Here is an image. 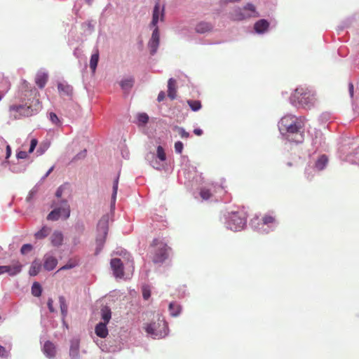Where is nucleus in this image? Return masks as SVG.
<instances>
[{
	"label": "nucleus",
	"mask_w": 359,
	"mask_h": 359,
	"mask_svg": "<svg viewBox=\"0 0 359 359\" xmlns=\"http://www.w3.org/2000/svg\"><path fill=\"white\" fill-rule=\"evenodd\" d=\"M280 135L287 140L300 143L304 140V123L302 117L291 114L284 115L278 123Z\"/></svg>",
	"instance_id": "nucleus-1"
},
{
	"label": "nucleus",
	"mask_w": 359,
	"mask_h": 359,
	"mask_svg": "<svg viewBox=\"0 0 359 359\" xmlns=\"http://www.w3.org/2000/svg\"><path fill=\"white\" fill-rule=\"evenodd\" d=\"M290 102L298 108L311 109L317 102L316 93L309 88L299 86L291 94Z\"/></svg>",
	"instance_id": "nucleus-2"
},
{
	"label": "nucleus",
	"mask_w": 359,
	"mask_h": 359,
	"mask_svg": "<svg viewBox=\"0 0 359 359\" xmlns=\"http://www.w3.org/2000/svg\"><path fill=\"white\" fill-rule=\"evenodd\" d=\"M110 266L116 278H130L134 271L133 262L130 257L113 258Z\"/></svg>",
	"instance_id": "nucleus-3"
},
{
	"label": "nucleus",
	"mask_w": 359,
	"mask_h": 359,
	"mask_svg": "<svg viewBox=\"0 0 359 359\" xmlns=\"http://www.w3.org/2000/svg\"><path fill=\"white\" fill-rule=\"evenodd\" d=\"M248 215L243 209L228 212L225 215L224 224L228 229L233 231L243 230L247 225Z\"/></svg>",
	"instance_id": "nucleus-4"
},
{
	"label": "nucleus",
	"mask_w": 359,
	"mask_h": 359,
	"mask_svg": "<svg viewBox=\"0 0 359 359\" xmlns=\"http://www.w3.org/2000/svg\"><path fill=\"white\" fill-rule=\"evenodd\" d=\"M144 330L147 335L154 339H160L167 337L169 328L163 316L158 315L156 320L145 324Z\"/></svg>",
	"instance_id": "nucleus-5"
},
{
	"label": "nucleus",
	"mask_w": 359,
	"mask_h": 359,
	"mask_svg": "<svg viewBox=\"0 0 359 359\" xmlns=\"http://www.w3.org/2000/svg\"><path fill=\"white\" fill-rule=\"evenodd\" d=\"M259 13L252 4H248L243 8H236L229 13V18L234 21H241L251 18L259 17Z\"/></svg>",
	"instance_id": "nucleus-6"
},
{
	"label": "nucleus",
	"mask_w": 359,
	"mask_h": 359,
	"mask_svg": "<svg viewBox=\"0 0 359 359\" xmlns=\"http://www.w3.org/2000/svg\"><path fill=\"white\" fill-rule=\"evenodd\" d=\"M253 228L260 233H268L273 231L277 225L276 219L271 215H264L262 219L258 217L252 221Z\"/></svg>",
	"instance_id": "nucleus-7"
},
{
	"label": "nucleus",
	"mask_w": 359,
	"mask_h": 359,
	"mask_svg": "<svg viewBox=\"0 0 359 359\" xmlns=\"http://www.w3.org/2000/svg\"><path fill=\"white\" fill-rule=\"evenodd\" d=\"M53 210L48 215L47 219L49 221H57L60 218L67 219L70 216V206L67 200L60 201L59 205H53Z\"/></svg>",
	"instance_id": "nucleus-8"
},
{
	"label": "nucleus",
	"mask_w": 359,
	"mask_h": 359,
	"mask_svg": "<svg viewBox=\"0 0 359 359\" xmlns=\"http://www.w3.org/2000/svg\"><path fill=\"white\" fill-rule=\"evenodd\" d=\"M109 216L106 215H104L98 222L97 231L98 235L96 238V254H98L102 249L105 243L106 236L108 232V224H109Z\"/></svg>",
	"instance_id": "nucleus-9"
},
{
	"label": "nucleus",
	"mask_w": 359,
	"mask_h": 359,
	"mask_svg": "<svg viewBox=\"0 0 359 359\" xmlns=\"http://www.w3.org/2000/svg\"><path fill=\"white\" fill-rule=\"evenodd\" d=\"M153 247L154 255L153 261L154 263H162L167 258V245L161 239H154L153 241Z\"/></svg>",
	"instance_id": "nucleus-10"
},
{
	"label": "nucleus",
	"mask_w": 359,
	"mask_h": 359,
	"mask_svg": "<svg viewBox=\"0 0 359 359\" xmlns=\"http://www.w3.org/2000/svg\"><path fill=\"white\" fill-rule=\"evenodd\" d=\"M165 18L164 6H161L159 2H156L152 13V20L149 24V27L151 29L158 28V23L163 22Z\"/></svg>",
	"instance_id": "nucleus-11"
},
{
	"label": "nucleus",
	"mask_w": 359,
	"mask_h": 359,
	"mask_svg": "<svg viewBox=\"0 0 359 359\" xmlns=\"http://www.w3.org/2000/svg\"><path fill=\"white\" fill-rule=\"evenodd\" d=\"M160 44V33L158 28L152 29V34L151 38L148 41L147 46L149 49L150 53L154 55L158 50Z\"/></svg>",
	"instance_id": "nucleus-12"
},
{
	"label": "nucleus",
	"mask_w": 359,
	"mask_h": 359,
	"mask_svg": "<svg viewBox=\"0 0 359 359\" xmlns=\"http://www.w3.org/2000/svg\"><path fill=\"white\" fill-rule=\"evenodd\" d=\"M22 269V265L19 262L9 266H0V275L7 273L9 276H14L20 273Z\"/></svg>",
	"instance_id": "nucleus-13"
},
{
	"label": "nucleus",
	"mask_w": 359,
	"mask_h": 359,
	"mask_svg": "<svg viewBox=\"0 0 359 359\" xmlns=\"http://www.w3.org/2000/svg\"><path fill=\"white\" fill-rule=\"evenodd\" d=\"M57 264V259L50 254H46L43 257V268L46 271L53 270Z\"/></svg>",
	"instance_id": "nucleus-14"
},
{
	"label": "nucleus",
	"mask_w": 359,
	"mask_h": 359,
	"mask_svg": "<svg viewBox=\"0 0 359 359\" xmlns=\"http://www.w3.org/2000/svg\"><path fill=\"white\" fill-rule=\"evenodd\" d=\"M42 351L45 355L49 359L54 358L57 353L55 346L50 341L45 342Z\"/></svg>",
	"instance_id": "nucleus-15"
},
{
	"label": "nucleus",
	"mask_w": 359,
	"mask_h": 359,
	"mask_svg": "<svg viewBox=\"0 0 359 359\" xmlns=\"http://www.w3.org/2000/svg\"><path fill=\"white\" fill-rule=\"evenodd\" d=\"M313 165L315 167L316 170L318 172L323 170L327 165L328 158L325 155H321L318 156L316 159L311 162Z\"/></svg>",
	"instance_id": "nucleus-16"
},
{
	"label": "nucleus",
	"mask_w": 359,
	"mask_h": 359,
	"mask_svg": "<svg viewBox=\"0 0 359 359\" xmlns=\"http://www.w3.org/2000/svg\"><path fill=\"white\" fill-rule=\"evenodd\" d=\"M269 28V22L264 19L257 21L254 25L255 32L258 34L266 33Z\"/></svg>",
	"instance_id": "nucleus-17"
},
{
	"label": "nucleus",
	"mask_w": 359,
	"mask_h": 359,
	"mask_svg": "<svg viewBox=\"0 0 359 359\" xmlns=\"http://www.w3.org/2000/svg\"><path fill=\"white\" fill-rule=\"evenodd\" d=\"M79 339H72L70 341L69 355L72 359H79Z\"/></svg>",
	"instance_id": "nucleus-18"
},
{
	"label": "nucleus",
	"mask_w": 359,
	"mask_h": 359,
	"mask_svg": "<svg viewBox=\"0 0 359 359\" xmlns=\"http://www.w3.org/2000/svg\"><path fill=\"white\" fill-rule=\"evenodd\" d=\"M50 241L53 246L60 247L62 245L64 241L63 233L60 231H55L50 237Z\"/></svg>",
	"instance_id": "nucleus-19"
},
{
	"label": "nucleus",
	"mask_w": 359,
	"mask_h": 359,
	"mask_svg": "<svg viewBox=\"0 0 359 359\" xmlns=\"http://www.w3.org/2000/svg\"><path fill=\"white\" fill-rule=\"evenodd\" d=\"M134 78L132 76H128L123 77L120 82L119 85L121 88V89L126 92L129 91L134 85Z\"/></svg>",
	"instance_id": "nucleus-20"
},
{
	"label": "nucleus",
	"mask_w": 359,
	"mask_h": 359,
	"mask_svg": "<svg viewBox=\"0 0 359 359\" xmlns=\"http://www.w3.org/2000/svg\"><path fill=\"white\" fill-rule=\"evenodd\" d=\"M346 161L353 164L359 165V145L353 148L347 155Z\"/></svg>",
	"instance_id": "nucleus-21"
},
{
	"label": "nucleus",
	"mask_w": 359,
	"mask_h": 359,
	"mask_svg": "<svg viewBox=\"0 0 359 359\" xmlns=\"http://www.w3.org/2000/svg\"><path fill=\"white\" fill-rule=\"evenodd\" d=\"M107 325V323L101 322L97 324L95 328V332L97 337L100 338L107 337L109 333Z\"/></svg>",
	"instance_id": "nucleus-22"
},
{
	"label": "nucleus",
	"mask_w": 359,
	"mask_h": 359,
	"mask_svg": "<svg viewBox=\"0 0 359 359\" xmlns=\"http://www.w3.org/2000/svg\"><path fill=\"white\" fill-rule=\"evenodd\" d=\"M48 74L46 72H39L36 74L35 82L40 88H43L46 86Z\"/></svg>",
	"instance_id": "nucleus-23"
},
{
	"label": "nucleus",
	"mask_w": 359,
	"mask_h": 359,
	"mask_svg": "<svg viewBox=\"0 0 359 359\" xmlns=\"http://www.w3.org/2000/svg\"><path fill=\"white\" fill-rule=\"evenodd\" d=\"M325 138L320 131H316L315 133V137L312 140V144L316 148L318 149L320 147H323L325 144Z\"/></svg>",
	"instance_id": "nucleus-24"
},
{
	"label": "nucleus",
	"mask_w": 359,
	"mask_h": 359,
	"mask_svg": "<svg viewBox=\"0 0 359 359\" xmlns=\"http://www.w3.org/2000/svg\"><path fill=\"white\" fill-rule=\"evenodd\" d=\"M176 93L175 80L170 78L168 82V95L170 99L174 100L177 95Z\"/></svg>",
	"instance_id": "nucleus-25"
},
{
	"label": "nucleus",
	"mask_w": 359,
	"mask_h": 359,
	"mask_svg": "<svg viewBox=\"0 0 359 359\" xmlns=\"http://www.w3.org/2000/svg\"><path fill=\"white\" fill-rule=\"evenodd\" d=\"M57 89L61 95L69 96L72 94V87L66 83H60L57 85Z\"/></svg>",
	"instance_id": "nucleus-26"
},
{
	"label": "nucleus",
	"mask_w": 359,
	"mask_h": 359,
	"mask_svg": "<svg viewBox=\"0 0 359 359\" xmlns=\"http://www.w3.org/2000/svg\"><path fill=\"white\" fill-rule=\"evenodd\" d=\"M51 229L47 226H43L40 230L34 233V237L37 240H41L47 237L50 233Z\"/></svg>",
	"instance_id": "nucleus-27"
},
{
	"label": "nucleus",
	"mask_w": 359,
	"mask_h": 359,
	"mask_svg": "<svg viewBox=\"0 0 359 359\" xmlns=\"http://www.w3.org/2000/svg\"><path fill=\"white\" fill-rule=\"evenodd\" d=\"M169 311L172 317L178 316L182 311V306L177 302H170L169 304Z\"/></svg>",
	"instance_id": "nucleus-28"
},
{
	"label": "nucleus",
	"mask_w": 359,
	"mask_h": 359,
	"mask_svg": "<svg viewBox=\"0 0 359 359\" xmlns=\"http://www.w3.org/2000/svg\"><path fill=\"white\" fill-rule=\"evenodd\" d=\"M212 29L211 24L205 22L198 23L196 27V32L200 34H204Z\"/></svg>",
	"instance_id": "nucleus-29"
},
{
	"label": "nucleus",
	"mask_w": 359,
	"mask_h": 359,
	"mask_svg": "<svg viewBox=\"0 0 359 359\" xmlns=\"http://www.w3.org/2000/svg\"><path fill=\"white\" fill-rule=\"evenodd\" d=\"M41 268V264L39 260H34L32 262L29 268V274L31 276H36L40 271Z\"/></svg>",
	"instance_id": "nucleus-30"
},
{
	"label": "nucleus",
	"mask_w": 359,
	"mask_h": 359,
	"mask_svg": "<svg viewBox=\"0 0 359 359\" xmlns=\"http://www.w3.org/2000/svg\"><path fill=\"white\" fill-rule=\"evenodd\" d=\"M101 318L102 322L108 324L111 318V312L109 307L104 306L101 309Z\"/></svg>",
	"instance_id": "nucleus-31"
},
{
	"label": "nucleus",
	"mask_w": 359,
	"mask_h": 359,
	"mask_svg": "<svg viewBox=\"0 0 359 359\" xmlns=\"http://www.w3.org/2000/svg\"><path fill=\"white\" fill-rule=\"evenodd\" d=\"M59 303L60 306V311L62 316V320L65 323V318L67 315L68 306L66 303L65 298L63 296L59 297Z\"/></svg>",
	"instance_id": "nucleus-32"
},
{
	"label": "nucleus",
	"mask_w": 359,
	"mask_h": 359,
	"mask_svg": "<svg viewBox=\"0 0 359 359\" xmlns=\"http://www.w3.org/2000/svg\"><path fill=\"white\" fill-rule=\"evenodd\" d=\"M318 173V170H316L315 167L311 163H309L305 168L304 174L308 180L313 179V177Z\"/></svg>",
	"instance_id": "nucleus-33"
},
{
	"label": "nucleus",
	"mask_w": 359,
	"mask_h": 359,
	"mask_svg": "<svg viewBox=\"0 0 359 359\" xmlns=\"http://www.w3.org/2000/svg\"><path fill=\"white\" fill-rule=\"evenodd\" d=\"M99 61V52L98 50H95V52L92 54L90 60V67L92 69V72L94 73L96 70L97 63Z\"/></svg>",
	"instance_id": "nucleus-34"
},
{
	"label": "nucleus",
	"mask_w": 359,
	"mask_h": 359,
	"mask_svg": "<svg viewBox=\"0 0 359 359\" xmlns=\"http://www.w3.org/2000/svg\"><path fill=\"white\" fill-rule=\"evenodd\" d=\"M151 157L152 160L149 161L150 165L156 170H161L164 168V162L160 161L158 158H155L154 154H151Z\"/></svg>",
	"instance_id": "nucleus-35"
},
{
	"label": "nucleus",
	"mask_w": 359,
	"mask_h": 359,
	"mask_svg": "<svg viewBox=\"0 0 359 359\" xmlns=\"http://www.w3.org/2000/svg\"><path fill=\"white\" fill-rule=\"evenodd\" d=\"M149 121V116L146 113H140L137 115V124L144 126Z\"/></svg>",
	"instance_id": "nucleus-36"
},
{
	"label": "nucleus",
	"mask_w": 359,
	"mask_h": 359,
	"mask_svg": "<svg viewBox=\"0 0 359 359\" xmlns=\"http://www.w3.org/2000/svg\"><path fill=\"white\" fill-rule=\"evenodd\" d=\"M11 110L13 111H23L25 115L29 116L32 115V110H30V108L29 107H23L22 106H12L11 107Z\"/></svg>",
	"instance_id": "nucleus-37"
},
{
	"label": "nucleus",
	"mask_w": 359,
	"mask_h": 359,
	"mask_svg": "<svg viewBox=\"0 0 359 359\" xmlns=\"http://www.w3.org/2000/svg\"><path fill=\"white\" fill-rule=\"evenodd\" d=\"M42 292V288L39 283L35 282L33 283L32 286V294L34 297H39L41 296Z\"/></svg>",
	"instance_id": "nucleus-38"
},
{
	"label": "nucleus",
	"mask_w": 359,
	"mask_h": 359,
	"mask_svg": "<svg viewBox=\"0 0 359 359\" xmlns=\"http://www.w3.org/2000/svg\"><path fill=\"white\" fill-rule=\"evenodd\" d=\"M156 158L161 162H165L166 160V155L163 148L161 146H158L156 149Z\"/></svg>",
	"instance_id": "nucleus-39"
},
{
	"label": "nucleus",
	"mask_w": 359,
	"mask_h": 359,
	"mask_svg": "<svg viewBox=\"0 0 359 359\" xmlns=\"http://www.w3.org/2000/svg\"><path fill=\"white\" fill-rule=\"evenodd\" d=\"M118 187V176L116 177V178L114 180V183H113V191H112V195H111V202L113 204H114L115 201H116Z\"/></svg>",
	"instance_id": "nucleus-40"
},
{
	"label": "nucleus",
	"mask_w": 359,
	"mask_h": 359,
	"mask_svg": "<svg viewBox=\"0 0 359 359\" xmlns=\"http://www.w3.org/2000/svg\"><path fill=\"white\" fill-rule=\"evenodd\" d=\"M187 103L194 111H197L201 108V102L198 100H188Z\"/></svg>",
	"instance_id": "nucleus-41"
},
{
	"label": "nucleus",
	"mask_w": 359,
	"mask_h": 359,
	"mask_svg": "<svg viewBox=\"0 0 359 359\" xmlns=\"http://www.w3.org/2000/svg\"><path fill=\"white\" fill-rule=\"evenodd\" d=\"M200 196L203 200H208L212 196L210 189L203 188L200 191Z\"/></svg>",
	"instance_id": "nucleus-42"
},
{
	"label": "nucleus",
	"mask_w": 359,
	"mask_h": 359,
	"mask_svg": "<svg viewBox=\"0 0 359 359\" xmlns=\"http://www.w3.org/2000/svg\"><path fill=\"white\" fill-rule=\"evenodd\" d=\"M50 142H43L40 147L36 151V154L38 156L42 155L50 147Z\"/></svg>",
	"instance_id": "nucleus-43"
},
{
	"label": "nucleus",
	"mask_w": 359,
	"mask_h": 359,
	"mask_svg": "<svg viewBox=\"0 0 359 359\" xmlns=\"http://www.w3.org/2000/svg\"><path fill=\"white\" fill-rule=\"evenodd\" d=\"M79 265V262L76 260L69 261L65 265L62 266L58 271L71 269Z\"/></svg>",
	"instance_id": "nucleus-44"
},
{
	"label": "nucleus",
	"mask_w": 359,
	"mask_h": 359,
	"mask_svg": "<svg viewBox=\"0 0 359 359\" xmlns=\"http://www.w3.org/2000/svg\"><path fill=\"white\" fill-rule=\"evenodd\" d=\"M68 189V185L62 184L59 187L55 192V196L58 198H61L63 193Z\"/></svg>",
	"instance_id": "nucleus-45"
},
{
	"label": "nucleus",
	"mask_w": 359,
	"mask_h": 359,
	"mask_svg": "<svg viewBox=\"0 0 359 359\" xmlns=\"http://www.w3.org/2000/svg\"><path fill=\"white\" fill-rule=\"evenodd\" d=\"M32 248H32V245L31 244H24L22 246L21 249H20V252L22 255H25V254L32 251Z\"/></svg>",
	"instance_id": "nucleus-46"
},
{
	"label": "nucleus",
	"mask_w": 359,
	"mask_h": 359,
	"mask_svg": "<svg viewBox=\"0 0 359 359\" xmlns=\"http://www.w3.org/2000/svg\"><path fill=\"white\" fill-rule=\"evenodd\" d=\"M184 148V144L182 142L177 141L175 143V151L177 154H181Z\"/></svg>",
	"instance_id": "nucleus-47"
},
{
	"label": "nucleus",
	"mask_w": 359,
	"mask_h": 359,
	"mask_svg": "<svg viewBox=\"0 0 359 359\" xmlns=\"http://www.w3.org/2000/svg\"><path fill=\"white\" fill-rule=\"evenodd\" d=\"M142 296L144 299H148L151 296V292L148 286H144L142 288Z\"/></svg>",
	"instance_id": "nucleus-48"
},
{
	"label": "nucleus",
	"mask_w": 359,
	"mask_h": 359,
	"mask_svg": "<svg viewBox=\"0 0 359 359\" xmlns=\"http://www.w3.org/2000/svg\"><path fill=\"white\" fill-rule=\"evenodd\" d=\"M49 118L51 121V122L55 125H57L60 123V120H59L58 117L53 112H51L49 114Z\"/></svg>",
	"instance_id": "nucleus-49"
},
{
	"label": "nucleus",
	"mask_w": 359,
	"mask_h": 359,
	"mask_svg": "<svg viewBox=\"0 0 359 359\" xmlns=\"http://www.w3.org/2000/svg\"><path fill=\"white\" fill-rule=\"evenodd\" d=\"M37 144H38V140L36 138H32L31 140L30 147H29V154H31V153H32L34 151V150L35 149Z\"/></svg>",
	"instance_id": "nucleus-50"
},
{
	"label": "nucleus",
	"mask_w": 359,
	"mask_h": 359,
	"mask_svg": "<svg viewBox=\"0 0 359 359\" xmlns=\"http://www.w3.org/2000/svg\"><path fill=\"white\" fill-rule=\"evenodd\" d=\"M47 305L50 313L56 312V310L53 307V300L52 298H48Z\"/></svg>",
	"instance_id": "nucleus-51"
},
{
	"label": "nucleus",
	"mask_w": 359,
	"mask_h": 359,
	"mask_svg": "<svg viewBox=\"0 0 359 359\" xmlns=\"http://www.w3.org/2000/svg\"><path fill=\"white\" fill-rule=\"evenodd\" d=\"M179 133L182 137L188 138L189 133H187L183 128H178Z\"/></svg>",
	"instance_id": "nucleus-52"
},
{
	"label": "nucleus",
	"mask_w": 359,
	"mask_h": 359,
	"mask_svg": "<svg viewBox=\"0 0 359 359\" xmlns=\"http://www.w3.org/2000/svg\"><path fill=\"white\" fill-rule=\"evenodd\" d=\"M9 351L5 347L0 346V357H8Z\"/></svg>",
	"instance_id": "nucleus-53"
},
{
	"label": "nucleus",
	"mask_w": 359,
	"mask_h": 359,
	"mask_svg": "<svg viewBox=\"0 0 359 359\" xmlns=\"http://www.w3.org/2000/svg\"><path fill=\"white\" fill-rule=\"evenodd\" d=\"M16 156L18 159H25L28 156L26 151H20L17 153Z\"/></svg>",
	"instance_id": "nucleus-54"
},
{
	"label": "nucleus",
	"mask_w": 359,
	"mask_h": 359,
	"mask_svg": "<svg viewBox=\"0 0 359 359\" xmlns=\"http://www.w3.org/2000/svg\"><path fill=\"white\" fill-rule=\"evenodd\" d=\"M348 91L351 97L353 96V84L352 83H348Z\"/></svg>",
	"instance_id": "nucleus-55"
},
{
	"label": "nucleus",
	"mask_w": 359,
	"mask_h": 359,
	"mask_svg": "<svg viewBox=\"0 0 359 359\" xmlns=\"http://www.w3.org/2000/svg\"><path fill=\"white\" fill-rule=\"evenodd\" d=\"M165 98V93L164 92L161 91L158 93L157 100L158 102H161Z\"/></svg>",
	"instance_id": "nucleus-56"
},
{
	"label": "nucleus",
	"mask_w": 359,
	"mask_h": 359,
	"mask_svg": "<svg viewBox=\"0 0 359 359\" xmlns=\"http://www.w3.org/2000/svg\"><path fill=\"white\" fill-rule=\"evenodd\" d=\"M5 147L6 148V158H9L11 154V149L10 146L7 144Z\"/></svg>",
	"instance_id": "nucleus-57"
},
{
	"label": "nucleus",
	"mask_w": 359,
	"mask_h": 359,
	"mask_svg": "<svg viewBox=\"0 0 359 359\" xmlns=\"http://www.w3.org/2000/svg\"><path fill=\"white\" fill-rule=\"evenodd\" d=\"M194 133L195 135L201 136L203 134V130L201 128H195Z\"/></svg>",
	"instance_id": "nucleus-58"
},
{
	"label": "nucleus",
	"mask_w": 359,
	"mask_h": 359,
	"mask_svg": "<svg viewBox=\"0 0 359 359\" xmlns=\"http://www.w3.org/2000/svg\"><path fill=\"white\" fill-rule=\"evenodd\" d=\"M53 169V167H51V168H50V169L46 172V173L44 175V176L42 177V179L43 180V179H45L46 177H47L50 175V173L52 172Z\"/></svg>",
	"instance_id": "nucleus-59"
},
{
	"label": "nucleus",
	"mask_w": 359,
	"mask_h": 359,
	"mask_svg": "<svg viewBox=\"0 0 359 359\" xmlns=\"http://www.w3.org/2000/svg\"><path fill=\"white\" fill-rule=\"evenodd\" d=\"M6 144V142L2 137H0V147H5Z\"/></svg>",
	"instance_id": "nucleus-60"
},
{
	"label": "nucleus",
	"mask_w": 359,
	"mask_h": 359,
	"mask_svg": "<svg viewBox=\"0 0 359 359\" xmlns=\"http://www.w3.org/2000/svg\"><path fill=\"white\" fill-rule=\"evenodd\" d=\"M180 175H184V177H185L186 178H188V179H190V178H191V176H189H189H187V177L186 176L185 170H184V169H182V170L180 172Z\"/></svg>",
	"instance_id": "nucleus-61"
},
{
	"label": "nucleus",
	"mask_w": 359,
	"mask_h": 359,
	"mask_svg": "<svg viewBox=\"0 0 359 359\" xmlns=\"http://www.w3.org/2000/svg\"><path fill=\"white\" fill-rule=\"evenodd\" d=\"M87 3H88L89 4H90L93 0H86Z\"/></svg>",
	"instance_id": "nucleus-62"
},
{
	"label": "nucleus",
	"mask_w": 359,
	"mask_h": 359,
	"mask_svg": "<svg viewBox=\"0 0 359 359\" xmlns=\"http://www.w3.org/2000/svg\"><path fill=\"white\" fill-rule=\"evenodd\" d=\"M1 99H2V96H1V95H0V101L1 100Z\"/></svg>",
	"instance_id": "nucleus-63"
}]
</instances>
